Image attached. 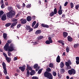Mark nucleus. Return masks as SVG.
Instances as JSON below:
<instances>
[{
	"mask_svg": "<svg viewBox=\"0 0 79 79\" xmlns=\"http://www.w3.org/2000/svg\"><path fill=\"white\" fill-rule=\"evenodd\" d=\"M15 48L13 44H11L10 46L9 47V44L7 43L4 47V50L6 51H8V50L9 52H13Z\"/></svg>",
	"mask_w": 79,
	"mask_h": 79,
	"instance_id": "nucleus-1",
	"label": "nucleus"
},
{
	"mask_svg": "<svg viewBox=\"0 0 79 79\" xmlns=\"http://www.w3.org/2000/svg\"><path fill=\"white\" fill-rule=\"evenodd\" d=\"M8 10L10 12L6 13V15L7 17H9V18H11V17H12L13 15H15V12L13 11V8H12V7H8Z\"/></svg>",
	"mask_w": 79,
	"mask_h": 79,
	"instance_id": "nucleus-2",
	"label": "nucleus"
},
{
	"mask_svg": "<svg viewBox=\"0 0 79 79\" xmlns=\"http://www.w3.org/2000/svg\"><path fill=\"white\" fill-rule=\"evenodd\" d=\"M44 75L45 77L48 78V79H53V77H52V74L49 73L48 72H45L44 73Z\"/></svg>",
	"mask_w": 79,
	"mask_h": 79,
	"instance_id": "nucleus-3",
	"label": "nucleus"
},
{
	"mask_svg": "<svg viewBox=\"0 0 79 79\" xmlns=\"http://www.w3.org/2000/svg\"><path fill=\"white\" fill-rule=\"evenodd\" d=\"M65 64L66 66H67V69H71V67L70 66V65L72 64V63H71V60H69L68 61V62H66Z\"/></svg>",
	"mask_w": 79,
	"mask_h": 79,
	"instance_id": "nucleus-4",
	"label": "nucleus"
},
{
	"mask_svg": "<svg viewBox=\"0 0 79 79\" xmlns=\"http://www.w3.org/2000/svg\"><path fill=\"white\" fill-rule=\"evenodd\" d=\"M68 73L69 75L75 74H76V70L74 69H71L68 71Z\"/></svg>",
	"mask_w": 79,
	"mask_h": 79,
	"instance_id": "nucleus-5",
	"label": "nucleus"
},
{
	"mask_svg": "<svg viewBox=\"0 0 79 79\" xmlns=\"http://www.w3.org/2000/svg\"><path fill=\"white\" fill-rule=\"evenodd\" d=\"M26 30H27V31H28V30H29V32H31V31H32L33 29L32 28H31L30 26L28 25H26Z\"/></svg>",
	"mask_w": 79,
	"mask_h": 79,
	"instance_id": "nucleus-6",
	"label": "nucleus"
},
{
	"mask_svg": "<svg viewBox=\"0 0 79 79\" xmlns=\"http://www.w3.org/2000/svg\"><path fill=\"white\" fill-rule=\"evenodd\" d=\"M1 19L2 21H5L6 19V16L5 14H4L2 16Z\"/></svg>",
	"mask_w": 79,
	"mask_h": 79,
	"instance_id": "nucleus-7",
	"label": "nucleus"
},
{
	"mask_svg": "<svg viewBox=\"0 0 79 79\" xmlns=\"http://www.w3.org/2000/svg\"><path fill=\"white\" fill-rule=\"evenodd\" d=\"M20 21H21V23L22 24H26V23H27V21L26 19H21L20 20Z\"/></svg>",
	"mask_w": 79,
	"mask_h": 79,
	"instance_id": "nucleus-8",
	"label": "nucleus"
},
{
	"mask_svg": "<svg viewBox=\"0 0 79 79\" xmlns=\"http://www.w3.org/2000/svg\"><path fill=\"white\" fill-rule=\"evenodd\" d=\"M41 26L43 27H45L46 28H48L49 26L48 25L44 24V23H42L41 24Z\"/></svg>",
	"mask_w": 79,
	"mask_h": 79,
	"instance_id": "nucleus-9",
	"label": "nucleus"
},
{
	"mask_svg": "<svg viewBox=\"0 0 79 79\" xmlns=\"http://www.w3.org/2000/svg\"><path fill=\"white\" fill-rule=\"evenodd\" d=\"M19 69L21 70L22 72H24V70H25V66L24 65L22 67H19Z\"/></svg>",
	"mask_w": 79,
	"mask_h": 79,
	"instance_id": "nucleus-10",
	"label": "nucleus"
},
{
	"mask_svg": "<svg viewBox=\"0 0 79 79\" xmlns=\"http://www.w3.org/2000/svg\"><path fill=\"white\" fill-rule=\"evenodd\" d=\"M61 61V59H60V56H58L56 59V61L57 63H60Z\"/></svg>",
	"mask_w": 79,
	"mask_h": 79,
	"instance_id": "nucleus-11",
	"label": "nucleus"
},
{
	"mask_svg": "<svg viewBox=\"0 0 79 79\" xmlns=\"http://www.w3.org/2000/svg\"><path fill=\"white\" fill-rule=\"evenodd\" d=\"M27 21H31L32 20V18L30 16H28L27 18Z\"/></svg>",
	"mask_w": 79,
	"mask_h": 79,
	"instance_id": "nucleus-12",
	"label": "nucleus"
},
{
	"mask_svg": "<svg viewBox=\"0 0 79 79\" xmlns=\"http://www.w3.org/2000/svg\"><path fill=\"white\" fill-rule=\"evenodd\" d=\"M31 71L30 72V74L31 76H33L35 73V71L34 70H31Z\"/></svg>",
	"mask_w": 79,
	"mask_h": 79,
	"instance_id": "nucleus-13",
	"label": "nucleus"
},
{
	"mask_svg": "<svg viewBox=\"0 0 79 79\" xmlns=\"http://www.w3.org/2000/svg\"><path fill=\"white\" fill-rule=\"evenodd\" d=\"M30 72L29 70H28L27 71V73H26V77H29L30 76Z\"/></svg>",
	"mask_w": 79,
	"mask_h": 79,
	"instance_id": "nucleus-14",
	"label": "nucleus"
},
{
	"mask_svg": "<svg viewBox=\"0 0 79 79\" xmlns=\"http://www.w3.org/2000/svg\"><path fill=\"white\" fill-rule=\"evenodd\" d=\"M63 34L64 37H67L68 36V33L66 32H63Z\"/></svg>",
	"mask_w": 79,
	"mask_h": 79,
	"instance_id": "nucleus-15",
	"label": "nucleus"
},
{
	"mask_svg": "<svg viewBox=\"0 0 79 79\" xmlns=\"http://www.w3.org/2000/svg\"><path fill=\"white\" fill-rule=\"evenodd\" d=\"M17 23H18L17 22H15L12 23V25L10 26L11 27H14V26H15L16 25V24H17Z\"/></svg>",
	"mask_w": 79,
	"mask_h": 79,
	"instance_id": "nucleus-16",
	"label": "nucleus"
},
{
	"mask_svg": "<svg viewBox=\"0 0 79 79\" xmlns=\"http://www.w3.org/2000/svg\"><path fill=\"white\" fill-rule=\"evenodd\" d=\"M68 40L69 42H72L73 41V38L70 36L68 37Z\"/></svg>",
	"mask_w": 79,
	"mask_h": 79,
	"instance_id": "nucleus-17",
	"label": "nucleus"
},
{
	"mask_svg": "<svg viewBox=\"0 0 79 79\" xmlns=\"http://www.w3.org/2000/svg\"><path fill=\"white\" fill-rule=\"evenodd\" d=\"M40 33H41V31L40 30H38L35 32L36 34H40Z\"/></svg>",
	"mask_w": 79,
	"mask_h": 79,
	"instance_id": "nucleus-18",
	"label": "nucleus"
},
{
	"mask_svg": "<svg viewBox=\"0 0 79 79\" xmlns=\"http://www.w3.org/2000/svg\"><path fill=\"white\" fill-rule=\"evenodd\" d=\"M3 69H4L3 71L4 74H5V75H6V74H7V70H6V68Z\"/></svg>",
	"mask_w": 79,
	"mask_h": 79,
	"instance_id": "nucleus-19",
	"label": "nucleus"
},
{
	"mask_svg": "<svg viewBox=\"0 0 79 79\" xmlns=\"http://www.w3.org/2000/svg\"><path fill=\"white\" fill-rule=\"evenodd\" d=\"M2 66L3 67V69H5V68H6V64L5 62H3L2 64Z\"/></svg>",
	"mask_w": 79,
	"mask_h": 79,
	"instance_id": "nucleus-20",
	"label": "nucleus"
},
{
	"mask_svg": "<svg viewBox=\"0 0 79 79\" xmlns=\"http://www.w3.org/2000/svg\"><path fill=\"white\" fill-rule=\"evenodd\" d=\"M62 11L63 10H59L58 11V13L59 15H62V13H63V12H62Z\"/></svg>",
	"mask_w": 79,
	"mask_h": 79,
	"instance_id": "nucleus-21",
	"label": "nucleus"
},
{
	"mask_svg": "<svg viewBox=\"0 0 79 79\" xmlns=\"http://www.w3.org/2000/svg\"><path fill=\"white\" fill-rule=\"evenodd\" d=\"M60 67L61 68H63L64 67V64H63V62H61L60 63Z\"/></svg>",
	"mask_w": 79,
	"mask_h": 79,
	"instance_id": "nucleus-22",
	"label": "nucleus"
},
{
	"mask_svg": "<svg viewBox=\"0 0 79 79\" xmlns=\"http://www.w3.org/2000/svg\"><path fill=\"white\" fill-rule=\"evenodd\" d=\"M7 36V34L6 33H3V37L4 39H6V37Z\"/></svg>",
	"mask_w": 79,
	"mask_h": 79,
	"instance_id": "nucleus-23",
	"label": "nucleus"
},
{
	"mask_svg": "<svg viewBox=\"0 0 79 79\" xmlns=\"http://www.w3.org/2000/svg\"><path fill=\"white\" fill-rule=\"evenodd\" d=\"M3 13H4V12L3 11L1 10L0 11V18H1V17H2V16L3 15Z\"/></svg>",
	"mask_w": 79,
	"mask_h": 79,
	"instance_id": "nucleus-24",
	"label": "nucleus"
},
{
	"mask_svg": "<svg viewBox=\"0 0 79 79\" xmlns=\"http://www.w3.org/2000/svg\"><path fill=\"white\" fill-rule=\"evenodd\" d=\"M6 60H7L8 63H9V62H10V58H8V57H6Z\"/></svg>",
	"mask_w": 79,
	"mask_h": 79,
	"instance_id": "nucleus-25",
	"label": "nucleus"
},
{
	"mask_svg": "<svg viewBox=\"0 0 79 79\" xmlns=\"http://www.w3.org/2000/svg\"><path fill=\"white\" fill-rule=\"evenodd\" d=\"M79 47V44H75L74 45V48H77V47Z\"/></svg>",
	"mask_w": 79,
	"mask_h": 79,
	"instance_id": "nucleus-26",
	"label": "nucleus"
},
{
	"mask_svg": "<svg viewBox=\"0 0 79 79\" xmlns=\"http://www.w3.org/2000/svg\"><path fill=\"white\" fill-rule=\"evenodd\" d=\"M54 15H55V14L53 11L51 12L50 14V16H54Z\"/></svg>",
	"mask_w": 79,
	"mask_h": 79,
	"instance_id": "nucleus-27",
	"label": "nucleus"
},
{
	"mask_svg": "<svg viewBox=\"0 0 79 79\" xmlns=\"http://www.w3.org/2000/svg\"><path fill=\"white\" fill-rule=\"evenodd\" d=\"M54 13L56 15V13H57V10L56 9V8H55L54 10Z\"/></svg>",
	"mask_w": 79,
	"mask_h": 79,
	"instance_id": "nucleus-28",
	"label": "nucleus"
},
{
	"mask_svg": "<svg viewBox=\"0 0 79 79\" xmlns=\"http://www.w3.org/2000/svg\"><path fill=\"white\" fill-rule=\"evenodd\" d=\"M38 26H39V23H37L34 27V28L36 29V28H37V27H38Z\"/></svg>",
	"mask_w": 79,
	"mask_h": 79,
	"instance_id": "nucleus-29",
	"label": "nucleus"
},
{
	"mask_svg": "<svg viewBox=\"0 0 79 79\" xmlns=\"http://www.w3.org/2000/svg\"><path fill=\"white\" fill-rule=\"evenodd\" d=\"M11 24V23H8L6 24L5 26L6 27H9V26H10Z\"/></svg>",
	"mask_w": 79,
	"mask_h": 79,
	"instance_id": "nucleus-30",
	"label": "nucleus"
},
{
	"mask_svg": "<svg viewBox=\"0 0 79 79\" xmlns=\"http://www.w3.org/2000/svg\"><path fill=\"white\" fill-rule=\"evenodd\" d=\"M49 66L50 68H53V64L52 63H50L49 64Z\"/></svg>",
	"mask_w": 79,
	"mask_h": 79,
	"instance_id": "nucleus-31",
	"label": "nucleus"
},
{
	"mask_svg": "<svg viewBox=\"0 0 79 79\" xmlns=\"http://www.w3.org/2000/svg\"><path fill=\"white\" fill-rule=\"evenodd\" d=\"M42 38H43V36H40L38 37V40H41Z\"/></svg>",
	"mask_w": 79,
	"mask_h": 79,
	"instance_id": "nucleus-32",
	"label": "nucleus"
},
{
	"mask_svg": "<svg viewBox=\"0 0 79 79\" xmlns=\"http://www.w3.org/2000/svg\"><path fill=\"white\" fill-rule=\"evenodd\" d=\"M66 50L67 53H68L69 51V47H67L66 48Z\"/></svg>",
	"mask_w": 79,
	"mask_h": 79,
	"instance_id": "nucleus-33",
	"label": "nucleus"
},
{
	"mask_svg": "<svg viewBox=\"0 0 79 79\" xmlns=\"http://www.w3.org/2000/svg\"><path fill=\"white\" fill-rule=\"evenodd\" d=\"M48 40L50 42V43H52V38L51 37H49L48 38Z\"/></svg>",
	"mask_w": 79,
	"mask_h": 79,
	"instance_id": "nucleus-34",
	"label": "nucleus"
},
{
	"mask_svg": "<svg viewBox=\"0 0 79 79\" xmlns=\"http://www.w3.org/2000/svg\"><path fill=\"white\" fill-rule=\"evenodd\" d=\"M70 6L71 7V8H73V7H74V4L72 2H71L70 3Z\"/></svg>",
	"mask_w": 79,
	"mask_h": 79,
	"instance_id": "nucleus-35",
	"label": "nucleus"
},
{
	"mask_svg": "<svg viewBox=\"0 0 79 79\" xmlns=\"http://www.w3.org/2000/svg\"><path fill=\"white\" fill-rule=\"evenodd\" d=\"M42 69H40L38 72V74H40V73H42Z\"/></svg>",
	"mask_w": 79,
	"mask_h": 79,
	"instance_id": "nucleus-36",
	"label": "nucleus"
},
{
	"mask_svg": "<svg viewBox=\"0 0 79 79\" xmlns=\"http://www.w3.org/2000/svg\"><path fill=\"white\" fill-rule=\"evenodd\" d=\"M46 71H48V72H50V71H51V69H50V68H48L46 69Z\"/></svg>",
	"mask_w": 79,
	"mask_h": 79,
	"instance_id": "nucleus-37",
	"label": "nucleus"
},
{
	"mask_svg": "<svg viewBox=\"0 0 79 79\" xmlns=\"http://www.w3.org/2000/svg\"><path fill=\"white\" fill-rule=\"evenodd\" d=\"M27 68H28L29 70H30V71H31L32 70V68H31V67L29 66H27Z\"/></svg>",
	"mask_w": 79,
	"mask_h": 79,
	"instance_id": "nucleus-38",
	"label": "nucleus"
},
{
	"mask_svg": "<svg viewBox=\"0 0 79 79\" xmlns=\"http://www.w3.org/2000/svg\"><path fill=\"white\" fill-rule=\"evenodd\" d=\"M16 7H17V8H18L19 9H20L21 8V6H20V5H19V4H17L16 6Z\"/></svg>",
	"mask_w": 79,
	"mask_h": 79,
	"instance_id": "nucleus-39",
	"label": "nucleus"
},
{
	"mask_svg": "<svg viewBox=\"0 0 79 79\" xmlns=\"http://www.w3.org/2000/svg\"><path fill=\"white\" fill-rule=\"evenodd\" d=\"M45 43L46 44H50L51 43H50V42L48 40H47L45 42Z\"/></svg>",
	"mask_w": 79,
	"mask_h": 79,
	"instance_id": "nucleus-40",
	"label": "nucleus"
},
{
	"mask_svg": "<svg viewBox=\"0 0 79 79\" xmlns=\"http://www.w3.org/2000/svg\"><path fill=\"white\" fill-rule=\"evenodd\" d=\"M52 74L54 76H56V73L55 72H53Z\"/></svg>",
	"mask_w": 79,
	"mask_h": 79,
	"instance_id": "nucleus-41",
	"label": "nucleus"
},
{
	"mask_svg": "<svg viewBox=\"0 0 79 79\" xmlns=\"http://www.w3.org/2000/svg\"><path fill=\"white\" fill-rule=\"evenodd\" d=\"M38 67V64H35L34 66V68L35 69L36 68H37V67Z\"/></svg>",
	"mask_w": 79,
	"mask_h": 79,
	"instance_id": "nucleus-42",
	"label": "nucleus"
},
{
	"mask_svg": "<svg viewBox=\"0 0 79 79\" xmlns=\"http://www.w3.org/2000/svg\"><path fill=\"white\" fill-rule=\"evenodd\" d=\"M27 8H30V7H31V4H28L26 6Z\"/></svg>",
	"mask_w": 79,
	"mask_h": 79,
	"instance_id": "nucleus-43",
	"label": "nucleus"
},
{
	"mask_svg": "<svg viewBox=\"0 0 79 79\" xmlns=\"http://www.w3.org/2000/svg\"><path fill=\"white\" fill-rule=\"evenodd\" d=\"M60 71L61 73H64V69H61Z\"/></svg>",
	"mask_w": 79,
	"mask_h": 79,
	"instance_id": "nucleus-44",
	"label": "nucleus"
},
{
	"mask_svg": "<svg viewBox=\"0 0 79 79\" xmlns=\"http://www.w3.org/2000/svg\"><path fill=\"white\" fill-rule=\"evenodd\" d=\"M32 78V79H39V78L37 77H33Z\"/></svg>",
	"mask_w": 79,
	"mask_h": 79,
	"instance_id": "nucleus-45",
	"label": "nucleus"
},
{
	"mask_svg": "<svg viewBox=\"0 0 79 79\" xmlns=\"http://www.w3.org/2000/svg\"><path fill=\"white\" fill-rule=\"evenodd\" d=\"M58 42L59 43H60V44H62L63 43V42H64V41L62 40H60L59 41H58Z\"/></svg>",
	"mask_w": 79,
	"mask_h": 79,
	"instance_id": "nucleus-46",
	"label": "nucleus"
},
{
	"mask_svg": "<svg viewBox=\"0 0 79 79\" xmlns=\"http://www.w3.org/2000/svg\"><path fill=\"white\" fill-rule=\"evenodd\" d=\"M3 55L4 56L6 57V58L7 57V55H6V53H5L3 52Z\"/></svg>",
	"mask_w": 79,
	"mask_h": 79,
	"instance_id": "nucleus-47",
	"label": "nucleus"
},
{
	"mask_svg": "<svg viewBox=\"0 0 79 79\" xmlns=\"http://www.w3.org/2000/svg\"><path fill=\"white\" fill-rule=\"evenodd\" d=\"M1 7L2 9L4 8H5V5L4 4H2L1 5Z\"/></svg>",
	"mask_w": 79,
	"mask_h": 79,
	"instance_id": "nucleus-48",
	"label": "nucleus"
},
{
	"mask_svg": "<svg viewBox=\"0 0 79 79\" xmlns=\"http://www.w3.org/2000/svg\"><path fill=\"white\" fill-rule=\"evenodd\" d=\"M1 5H3V0H1L0 2Z\"/></svg>",
	"mask_w": 79,
	"mask_h": 79,
	"instance_id": "nucleus-49",
	"label": "nucleus"
},
{
	"mask_svg": "<svg viewBox=\"0 0 79 79\" xmlns=\"http://www.w3.org/2000/svg\"><path fill=\"white\" fill-rule=\"evenodd\" d=\"M21 26V24H19L17 26V28H19V27H20Z\"/></svg>",
	"mask_w": 79,
	"mask_h": 79,
	"instance_id": "nucleus-50",
	"label": "nucleus"
},
{
	"mask_svg": "<svg viewBox=\"0 0 79 79\" xmlns=\"http://www.w3.org/2000/svg\"><path fill=\"white\" fill-rule=\"evenodd\" d=\"M13 22H15L16 21H17V19H14L12 20Z\"/></svg>",
	"mask_w": 79,
	"mask_h": 79,
	"instance_id": "nucleus-51",
	"label": "nucleus"
},
{
	"mask_svg": "<svg viewBox=\"0 0 79 79\" xmlns=\"http://www.w3.org/2000/svg\"><path fill=\"white\" fill-rule=\"evenodd\" d=\"M32 44H33V45H36V44H37V42H32Z\"/></svg>",
	"mask_w": 79,
	"mask_h": 79,
	"instance_id": "nucleus-52",
	"label": "nucleus"
},
{
	"mask_svg": "<svg viewBox=\"0 0 79 79\" xmlns=\"http://www.w3.org/2000/svg\"><path fill=\"white\" fill-rule=\"evenodd\" d=\"M68 2H66L64 3V6H66V5H67L68 4Z\"/></svg>",
	"mask_w": 79,
	"mask_h": 79,
	"instance_id": "nucleus-53",
	"label": "nucleus"
},
{
	"mask_svg": "<svg viewBox=\"0 0 79 79\" xmlns=\"http://www.w3.org/2000/svg\"><path fill=\"white\" fill-rule=\"evenodd\" d=\"M7 43H8V44H11V40H8L7 41Z\"/></svg>",
	"mask_w": 79,
	"mask_h": 79,
	"instance_id": "nucleus-54",
	"label": "nucleus"
},
{
	"mask_svg": "<svg viewBox=\"0 0 79 79\" xmlns=\"http://www.w3.org/2000/svg\"><path fill=\"white\" fill-rule=\"evenodd\" d=\"M76 60H77V61H79V57H76Z\"/></svg>",
	"mask_w": 79,
	"mask_h": 79,
	"instance_id": "nucleus-55",
	"label": "nucleus"
},
{
	"mask_svg": "<svg viewBox=\"0 0 79 79\" xmlns=\"http://www.w3.org/2000/svg\"><path fill=\"white\" fill-rule=\"evenodd\" d=\"M75 8L76 9V10L78 9V8H79V6L76 5L75 6Z\"/></svg>",
	"mask_w": 79,
	"mask_h": 79,
	"instance_id": "nucleus-56",
	"label": "nucleus"
},
{
	"mask_svg": "<svg viewBox=\"0 0 79 79\" xmlns=\"http://www.w3.org/2000/svg\"><path fill=\"white\" fill-rule=\"evenodd\" d=\"M11 52H8V55L9 56H11Z\"/></svg>",
	"mask_w": 79,
	"mask_h": 79,
	"instance_id": "nucleus-57",
	"label": "nucleus"
},
{
	"mask_svg": "<svg viewBox=\"0 0 79 79\" xmlns=\"http://www.w3.org/2000/svg\"><path fill=\"white\" fill-rule=\"evenodd\" d=\"M76 63L77 64H79V60L76 61Z\"/></svg>",
	"mask_w": 79,
	"mask_h": 79,
	"instance_id": "nucleus-58",
	"label": "nucleus"
},
{
	"mask_svg": "<svg viewBox=\"0 0 79 79\" xmlns=\"http://www.w3.org/2000/svg\"><path fill=\"white\" fill-rule=\"evenodd\" d=\"M17 60H18V58H17V57H14V61H16Z\"/></svg>",
	"mask_w": 79,
	"mask_h": 79,
	"instance_id": "nucleus-59",
	"label": "nucleus"
},
{
	"mask_svg": "<svg viewBox=\"0 0 79 79\" xmlns=\"http://www.w3.org/2000/svg\"><path fill=\"white\" fill-rule=\"evenodd\" d=\"M6 79H10V78H9V77L7 76L6 77Z\"/></svg>",
	"mask_w": 79,
	"mask_h": 79,
	"instance_id": "nucleus-60",
	"label": "nucleus"
},
{
	"mask_svg": "<svg viewBox=\"0 0 79 79\" xmlns=\"http://www.w3.org/2000/svg\"><path fill=\"white\" fill-rule=\"evenodd\" d=\"M61 6H60V8H59V10H62L61 9Z\"/></svg>",
	"mask_w": 79,
	"mask_h": 79,
	"instance_id": "nucleus-61",
	"label": "nucleus"
},
{
	"mask_svg": "<svg viewBox=\"0 0 79 79\" xmlns=\"http://www.w3.org/2000/svg\"><path fill=\"white\" fill-rule=\"evenodd\" d=\"M36 23V22H35V21H34L33 22V23H32V24H34L35 25V23Z\"/></svg>",
	"mask_w": 79,
	"mask_h": 79,
	"instance_id": "nucleus-62",
	"label": "nucleus"
},
{
	"mask_svg": "<svg viewBox=\"0 0 79 79\" xmlns=\"http://www.w3.org/2000/svg\"><path fill=\"white\" fill-rule=\"evenodd\" d=\"M69 78V77L68 76H67L66 77V78L67 79H68Z\"/></svg>",
	"mask_w": 79,
	"mask_h": 79,
	"instance_id": "nucleus-63",
	"label": "nucleus"
},
{
	"mask_svg": "<svg viewBox=\"0 0 79 79\" xmlns=\"http://www.w3.org/2000/svg\"><path fill=\"white\" fill-rule=\"evenodd\" d=\"M18 73H15V76H18Z\"/></svg>",
	"mask_w": 79,
	"mask_h": 79,
	"instance_id": "nucleus-64",
	"label": "nucleus"
}]
</instances>
